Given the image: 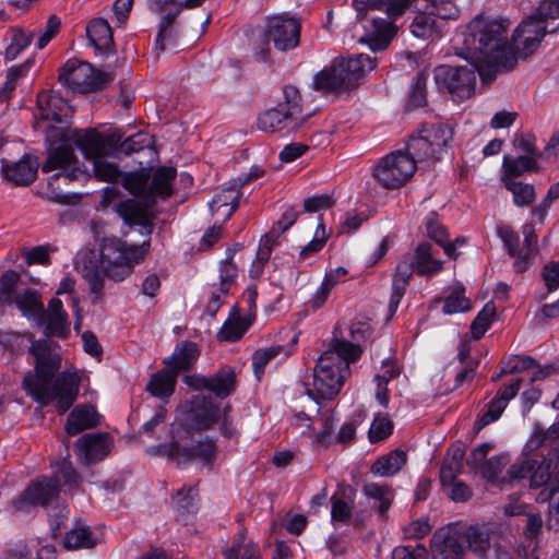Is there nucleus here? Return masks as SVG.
Returning <instances> with one entry per match:
<instances>
[{
	"label": "nucleus",
	"mask_w": 559,
	"mask_h": 559,
	"mask_svg": "<svg viewBox=\"0 0 559 559\" xmlns=\"http://www.w3.org/2000/svg\"><path fill=\"white\" fill-rule=\"evenodd\" d=\"M507 27L501 21L476 15L457 35V55L469 64L436 67L433 80L438 90L448 93L454 102H463L475 94L476 72L490 76L513 70L518 60L507 41Z\"/></svg>",
	"instance_id": "nucleus-1"
},
{
	"label": "nucleus",
	"mask_w": 559,
	"mask_h": 559,
	"mask_svg": "<svg viewBox=\"0 0 559 559\" xmlns=\"http://www.w3.org/2000/svg\"><path fill=\"white\" fill-rule=\"evenodd\" d=\"M29 353L35 357V372L27 373L23 389L41 405L53 403L59 414H64L74 404L80 389L76 373L62 372L55 378L61 359L48 341L32 342Z\"/></svg>",
	"instance_id": "nucleus-2"
},
{
	"label": "nucleus",
	"mask_w": 559,
	"mask_h": 559,
	"mask_svg": "<svg viewBox=\"0 0 559 559\" xmlns=\"http://www.w3.org/2000/svg\"><path fill=\"white\" fill-rule=\"evenodd\" d=\"M456 0H353L358 16L365 19L367 11H379L386 15V20L371 15L367 21V41L372 51L383 50L388 47L397 32L394 22L406 11L432 10L436 16L442 20L456 19L460 10Z\"/></svg>",
	"instance_id": "nucleus-3"
},
{
	"label": "nucleus",
	"mask_w": 559,
	"mask_h": 559,
	"mask_svg": "<svg viewBox=\"0 0 559 559\" xmlns=\"http://www.w3.org/2000/svg\"><path fill=\"white\" fill-rule=\"evenodd\" d=\"M150 249L147 239L139 246H129L121 240H107L102 251L86 250L79 254L76 267L90 285V290L97 298L102 297L104 277L121 282L132 273Z\"/></svg>",
	"instance_id": "nucleus-4"
},
{
	"label": "nucleus",
	"mask_w": 559,
	"mask_h": 559,
	"mask_svg": "<svg viewBox=\"0 0 559 559\" xmlns=\"http://www.w3.org/2000/svg\"><path fill=\"white\" fill-rule=\"evenodd\" d=\"M361 354L362 349L358 345L345 338L334 337L317 360L313 369V389L308 391L309 394H316L314 399L333 400L350 377V365L356 362Z\"/></svg>",
	"instance_id": "nucleus-5"
},
{
	"label": "nucleus",
	"mask_w": 559,
	"mask_h": 559,
	"mask_svg": "<svg viewBox=\"0 0 559 559\" xmlns=\"http://www.w3.org/2000/svg\"><path fill=\"white\" fill-rule=\"evenodd\" d=\"M438 255L439 249L437 247L428 241H423L416 246L414 254L402 257L392 278V292L389 301L390 317L396 312L414 273L430 278L443 270L444 262Z\"/></svg>",
	"instance_id": "nucleus-6"
},
{
	"label": "nucleus",
	"mask_w": 559,
	"mask_h": 559,
	"mask_svg": "<svg viewBox=\"0 0 559 559\" xmlns=\"http://www.w3.org/2000/svg\"><path fill=\"white\" fill-rule=\"evenodd\" d=\"M177 171L174 167H159L155 170L145 194V207L139 201L128 199L116 205V212L130 227L138 226L140 234L150 241L153 223L148 209L156 204L157 199L165 200L173 194V181Z\"/></svg>",
	"instance_id": "nucleus-7"
},
{
	"label": "nucleus",
	"mask_w": 559,
	"mask_h": 559,
	"mask_svg": "<svg viewBox=\"0 0 559 559\" xmlns=\"http://www.w3.org/2000/svg\"><path fill=\"white\" fill-rule=\"evenodd\" d=\"M376 67L369 55L359 53L349 58L337 57L313 79L314 88L323 92L352 90L359 80Z\"/></svg>",
	"instance_id": "nucleus-8"
},
{
	"label": "nucleus",
	"mask_w": 559,
	"mask_h": 559,
	"mask_svg": "<svg viewBox=\"0 0 559 559\" xmlns=\"http://www.w3.org/2000/svg\"><path fill=\"white\" fill-rule=\"evenodd\" d=\"M301 21L289 13L270 15L265 19L266 39L254 48L258 61H267L271 55L270 41L280 51H289L300 44Z\"/></svg>",
	"instance_id": "nucleus-9"
},
{
	"label": "nucleus",
	"mask_w": 559,
	"mask_h": 559,
	"mask_svg": "<svg viewBox=\"0 0 559 559\" xmlns=\"http://www.w3.org/2000/svg\"><path fill=\"white\" fill-rule=\"evenodd\" d=\"M112 75L97 71L88 62L69 60L59 73V81L74 93H91L104 88Z\"/></svg>",
	"instance_id": "nucleus-10"
},
{
	"label": "nucleus",
	"mask_w": 559,
	"mask_h": 559,
	"mask_svg": "<svg viewBox=\"0 0 559 559\" xmlns=\"http://www.w3.org/2000/svg\"><path fill=\"white\" fill-rule=\"evenodd\" d=\"M417 166L404 151L392 152L382 157L373 168V177L389 190L404 186L415 174Z\"/></svg>",
	"instance_id": "nucleus-11"
},
{
	"label": "nucleus",
	"mask_w": 559,
	"mask_h": 559,
	"mask_svg": "<svg viewBox=\"0 0 559 559\" xmlns=\"http://www.w3.org/2000/svg\"><path fill=\"white\" fill-rule=\"evenodd\" d=\"M221 417L219 407L211 397L195 395L177 418L179 427L187 435L211 428Z\"/></svg>",
	"instance_id": "nucleus-12"
},
{
	"label": "nucleus",
	"mask_w": 559,
	"mask_h": 559,
	"mask_svg": "<svg viewBox=\"0 0 559 559\" xmlns=\"http://www.w3.org/2000/svg\"><path fill=\"white\" fill-rule=\"evenodd\" d=\"M182 439L183 438L178 430L174 440L167 447L168 456L174 460L178 466L197 460L202 465L211 469L217 455L215 440L206 437L199 440L195 444L188 447L182 443Z\"/></svg>",
	"instance_id": "nucleus-13"
},
{
	"label": "nucleus",
	"mask_w": 559,
	"mask_h": 559,
	"mask_svg": "<svg viewBox=\"0 0 559 559\" xmlns=\"http://www.w3.org/2000/svg\"><path fill=\"white\" fill-rule=\"evenodd\" d=\"M76 164L78 159L70 145L66 143L57 146L50 145L47 152V158L41 165V171L50 173L52 170H59L49 178V186H52L61 178L73 181L85 176V173L78 167Z\"/></svg>",
	"instance_id": "nucleus-14"
},
{
	"label": "nucleus",
	"mask_w": 559,
	"mask_h": 559,
	"mask_svg": "<svg viewBox=\"0 0 559 559\" xmlns=\"http://www.w3.org/2000/svg\"><path fill=\"white\" fill-rule=\"evenodd\" d=\"M495 20L498 21L497 19ZM500 21L510 26L509 21ZM508 29L509 27H507ZM546 33H549L548 25H544L543 21L537 19V15L532 14L515 28L512 36L513 43L511 44L508 39L507 41L512 47L516 58L515 48L521 50L524 56H528L537 49ZM506 36L508 37V32Z\"/></svg>",
	"instance_id": "nucleus-15"
},
{
	"label": "nucleus",
	"mask_w": 559,
	"mask_h": 559,
	"mask_svg": "<svg viewBox=\"0 0 559 559\" xmlns=\"http://www.w3.org/2000/svg\"><path fill=\"white\" fill-rule=\"evenodd\" d=\"M183 381L193 389H205L221 399L229 396L236 389V373L229 366L219 368L210 377L186 376Z\"/></svg>",
	"instance_id": "nucleus-16"
},
{
	"label": "nucleus",
	"mask_w": 559,
	"mask_h": 559,
	"mask_svg": "<svg viewBox=\"0 0 559 559\" xmlns=\"http://www.w3.org/2000/svg\"><path fill=\"white\" fill-rule=\"evenodd\" d=\"M111 444V438L106 432L85 433L75 441V449L81 462L92 464L105 459Z\"/></svg>",
	"instance_id": "nucleus-17"
},
{
	"label": "nucleus",
	"mask_w": 559,
	"mask_h": 559,
	"mask_svg": "<svg viewBox=\"0 0 559 559\" xmlns=\"http://www.w3.org/2000/svg\"><path fill=\"white\" fill-rule=\"evenodd\" d=\"M492 530L488 525H469L461 534L455 537L462 545L463 549H467L478 559H487L492 547L491 543Z\"/></svg>",
	"instance_id": "nucleus-18"
},
{
	"label": "nucleus",
	"mask_w": 559,
	"mask_h": 559,
	"mask_svg": "<svg viewBox=\"0 0 559 559\" xmlns=\"http://www.w3.org/2000/svg\"><path fill=\"white\" fill-rule=\"evenodd\" d=\"M59 487L50 477L33 481L23 492L19 503L24 506L49 507L59 496Z\"/></svg>",
	"instance_id": "nucleus-19"
},
{
	"label": "nucleus",
	"mask_w": 559,
	"mask_h": 559,
	"mask_svg": "<svg viewBox=\"0 0 559 559\" xmlns=\"http://www.w3.org/2000/svg\"><path fill=\"white\" fill-rule=\"evenodd\" d=\"M40 320L45 319L44 333L48 337L67 338L70 335L71 322L59 298H52Z\"/></svg>",
	"instance_id": "nucleus-20"
},
{
	"label": "nucleus",
	"mask_w": 559,
	"mask_h": 559,
	"mask_svg": "<svg viewBox=\"0 0 559 559\" xmlns=\"http://www.w3.org/2000/svg\"><path fill=\"white\" fill-rule=\"evenodd\" d=\"M1 164L4 178L15 186L26 187L36 179L38 163L29 155H24L20 160L14 163H8L5 159H2Z\"/></svg>",
	"instance_id": "nucleus-21"
},
{
	"label": "nucleus",
	"mask_w": 559,
	"mask_h": 559,
	"mask_svg": "<svg viewBox=\"0 0 559 559\" xmlns=\"http://www.w3.org/2000/svg\"><path fill=\"white\" fill-rule=\"evenodd\" d=\"M37 105L44 120L61 123L70 115L67 100L55 92H40L37 96Z\"/></svg>",
	"instance_id": "nucleus-22"
},
{
	"label": "nucleus",
	"mask_w": 559,
	"mask_h": 559,
	"mask_svg": "<svg viewBox=\"0 0 559 559\" xmlns=\"http://www.w3.org/2000/svg\"><path fill=\"white\" fill-rule=\"evenodd\" d=\"M100 416L95 406L91 404H81L75 406L67 418L66 431L70 436H75L86 429H92L99 424Z\"/></svg>",
	"instance_id": "nucleus-23"
},
{
	"label": "nucleus",
	"mask_w": 559,
	"mask_h": 559,
	"mask_svg": "<svg viewBox=\"0 0 559 559\" xmlns=\"http://www.w3.org/2000/svg\"><path fill=\"white\" fill-rule=\"evenodd\" d=\"M72 136L75 145L83 152L86 158H93L94 160L103 156L106 150V142L97 130H76Z\"/></svg>",
	"instance_id": "nucleus-24"
},
{
	"label": "nucleus",
	"mask_w": 559,
	"mask_h": 559,
	"mask_svg": "<svg viewBox=\"0 0 559 559\" xmlns=\"http://www.w3.org/2000/svg\"><path fill=\"white\" fill-rule=\"evenodd\" d=\"M198 357L199 349L197 344L185 341L176 346L173 355L165 359L164 364L179 376L180 372L189 370Z\"/></svg>",
	"instance_id": "nucleus-25"
},
{
	"label": "nucleus",
	"mask_w": 559,
	"mask_h": 559,
	"mask_svg": "<svg viewBox=\"0 0 559 559\" xmlns=\"http://www.w3.org/2000/svg\"><path fill=\"white\" fill-rule=\"evenodd\" d=\"M362 495L367 500L373 501V507L383 518L391 508L394 500V490L386 484L365 481L361 487Z\"/></svg>",
	"instance_id": "nucleus-26"
},
{
	"label": "nucleus",
	"mask_w": 559,
	"mask_h": 559,
	"mask_svg": "<svg viewBox=\"0 0 559 559\" xmlns=\"http://www.w3.org/2000/svg\"><path fill=\"white\" fill-rule=\"evenodd\" d=\"M90 44L100 52H110L114 48V36L109 23L102 17L90 21L86 26Z\"/></svg>",
	"instance_id": "nucleus-27"
},
{
	"label": "nucleus",
	"mask_w": 559,
	"mask_h": 559,
	"mask_svg": "<svg viewBox=\"0 0 559 559\" xmlns=\"http://www.w3.org/2000/svg\"><path fill=\"white\" fill-rule=\"evenodd\" d=\"M430 545L433 559H466L464 549L454 535L435 533Z\"/></svg>",
	"instance_id": "nucleus-28"
},
{
	"label": "nucleus",
	"mask_w": 559,
	"mask_h": 559,
	"mask_svg": "<svg viewBox=\"0 0 559 559\" xmlns=\"http://www.w3.org/2000/svg\"><path fill=\"white\" fill-rule=\"evenodd\" d=\"M178 376L168 367L153 373L146 383V391L166 402L175 392Z\"/></svg>",
	"instance_id": "nucleus-29"
},
{
	"label": "nucleus",
	"mask_w": 559,
	"mask_h": 559,
	"mask_svg": "<svg viewBox=\"0 0 559 559\" xmlns=\"http://www.w3.org/2000/svg\"><path fill=\"white\" fill-rule=\"evenodd\" d=\"M531 369H536L531 377L533 382L545 379L552 371L551 367L542 368L537 366L535 360L528 356H513L502 361L501 373H516Z\"/></svg>",
	"instance_id": "nucleus-30"
},
{
	"label": "nucleus",
	"mask_w": 559,
	"mask_h": 559,
	"mask_svg": "<svg viewBox=\"0 0 559 559\" xmlns=\"http://www.w3.org/2000/svg\"><path fill=\"white\" fill-rule=\"evenodd\" d=\"M13 305L27 318H43L45 314L41 295L38 290L24 287L14 298Z\"/></svg>",
	"instance_id": "nucleus-31"
},
{
	"label": "nucleus",
	"mask_w": 559,
	"mask_h": 559,
	"mask_svg": "<svg viewBox=\"0 0 559 559\" xmlns=\"http://www.w3.org/2000/svg\"><path fill=\"white\" fill-rule=\"evenodd\" d=\"M406 460V453L397 449L378 457L372 463L370 472L374 476L390 477L395 475L405 465Z\"/></svg>",
	"instance_id": "nucleus-32"
},
{
	"label": "nucleus",
	"mask_w": 559,
	"mask_h": 559,
	"mask_svg": "<svg viewBox=\"0 0 559 559\" xmlns=\"http://www.w3.org/2000/svg\"><path fill=\"white\" fill-rule=\"evenodd\" d=\"M296 119L288 116L284 110V104L263 111L257 119V126L260 130L266 132H276L287 127V124Z\"/></svg>",
	"instance_id": "nucleus-33"
},
{
	"label": "nucleus",
	"mask_w": 559,
	"mask_h": 559,
	"mask_svg": "<svg viewBox=\"0 0 559 559\" xmlns=\"http://www.w3.org/2000/svg\"><path fill=\"white\" fill-rule=\"evenodd\" d=\"M349 493L346 490L342 495L335 493L331 498V521L332 523L348 524L353 515V506L355 489L348 488Z\"/></svg>",
	"instance_id": "nucleus-34"
},
{
	"label": "nucleus",
	"mask_w": 559,
	"mask_h": 559,
	"mask_svg": "<svg viewBox=\"0 0 559 559\" xmlns=\"http://www.w3.org/2000/svg\"><path fill=\"white\" fill-rule=\"evenodd\" d=\"M405 153L412 156L415 165L420 162H437L439 154L431 146L430 142L419 132L409 139Z\"/></svg>",
	"instance_id": "nucleus-35"
},
{
	"label": "nucleus",
	"mask_w": 559,
	"mask_h": 559,
	"mask_svg": "<svg viewBox=\"0 0 559 559\" xmlns=\"http://www.w3.org/2000/svg\"><path fill=\"white\" fill-rule=\"evenodd\" d=\"M9 44L4 51V59L12 61L19 57V55L29 46L34 38V33L17 27H12L8 32Z\"/></svg>",
	"instance_id": "nucleus-36"
},
{
	"label": "nucleus",
	"mask_w": 559,
	"mask_h": 559,
	"mask_svg": "<svg viewBox=\"0 0 559 559\" xmlns=\"http://www.w3.org/2000/svg\"><path fill=\"white\" fill-rule=\"evenodd\" d=\"M34 66V59H27L25 62L11 67L7 71L5 81L0 88V99L9 100L12 93L20 85L21 81L27 75L31 68Z\"/></svg>",
	"instance_id": "nucleus-37"
},
{
	"label": "nucleus",
	"mask_w": 559,
	"mask_h": 559,
	"mask_svg": "<svg viewBox=\"0 0 559 559\" xmlns=\"http://www.w3.org/2000/svg\"><path fill=\"white\" fill-rule=\"evenodd\" d=\"M420 133L430 142L439 155L452 140L453 135L452 129L443 123L425 124Z\"/></svg>",
	"instance_id": "nucleus-38"
},
{
	"label": "nucleus",
	"mask_w": 559,
	"mask_h": 559,
	"mask_svg": "<svg viewBox=\"0 0 559 559\" xmlns=\"http://www.w3.org/2000/svg\"><path fill=\"white\" fill-rule=\"evenodd\" d=\"M522 233L524 236L522 246L524 255H521L522 259L514 261V269L518 273L526 271L537 253V235L535 234L534 226L530 224L524 225Z\"/></svg>",
	"instance_id": "nucleus-39"
},
{
	"label": "nucleus",
	"mask_w": 559,
	"mask_h": 559,
	"mask_svg": "<svg viewBox=\"0 0 559 559\" xmlns=\"http://www.w3.org/2000/svg\"><path fill=\"white\" fill-rule=\"evenodd\" d=\"M21 285V275L13 271L7 270L0 276V304L12 306L16 295L23 289Z\"/></svg>",
	"instance_id": "nucleus-40"
},
{
	"label": "nucleus",
	"mask_w": 559,
	"mask_h": 559,
	"mask_svg": "<svg viewBox=\"0 0 559 559\" xmlns=\"http://www.w3.org/2000/svg\"><path fill=\"white\" fill-rule=\"evenodd\" d=\"M96 544L97 538L94 536L90 527L83 525H75L66 534L63 540L64 548L69 550L93 548Z\"/></svg>",
	"instance_id": "nucleus-41"
},
{
	"label": "nucleus",
	"mask_w": 559,
	"mask_h": 559,
	"mask_svg": "<svg viewBox=\"0 0 559 559\" xmlns=\"http://www.w3.org/2000/svg\"><path fill=\"white\" fill-rule=\"evenodd\" d=\"M224 555L226 559H260V549L255 543L247 539L245 532H241Z\"/></svg>",
	"instance_id": "nucleus-42"
},
{
	"label": "nucleus",
	"mask_w": 559,
	"mask_h": 559,
	"mask_svg": "<svg viewBox=\"0 0 559 559\" xmlns=\"http://www.w3.org/2000/svg\"><path fill=\"white\" fill-rule=\"evenodd\" d=\"M239 199V189H237L235 186H230L222 189L214 195L212 202L210 203V209L212 213H218L221 209L228 207L225 216L229 217L238 207Z\"/></svg>",
	"instance_id": "nucleus-43"
},
{
	"label": "nucleus",
	"mask_w": 559,
	"mask_h": 559,
	"mask_svg": "<svg viewBox=\"0 0 559 559\" xmlns=\"http://www.w3.org/2000/svg\"><path fill=\"white\" fill-rule=\"evenodd\" d=\"M32 334L12 331H0V345L11 356H19L24 353L28 343L32 344Z\"/></svg>",
	"instance_id": "nucleus-44"
},
{
	"label": "nucleus",
	"mask_w": 559,
	"mask_h": 559,
	"mask_svg": "<svg viewBox=\"0 0 559 559\" xmlns=\"http://www.w3.org/2000/svg\"><path fill=\"white\" fill-rule=\"evenodd\" d=\"M150 175L145 171H134L121 177L122 186L131 194L141 198L140 204L145 207V194L148 189Z\"/></svg>",
	"instance_id": "nucleus-45"
},
{
	"label": "nucleus",
	"mask_w": 559,
	"mask_h": 559,
	"mask_svg": "<svg viewBox=\"0 0 559 559\" xmlns=\"http://www.w3.org/2000/svg\"><path fill=\"white\" fill-rule=\"evenodd\" d=\"M417 12L409 28L418 38H429L436 32V14L432 10H415Z\"/></svg>",
	"instance_id": "nucleus-46"
},
{
	"label": "nucleus",
	"mask_w": 559,
	"mask_h": 559,
	"mask_svg": "<svg viewBox=\"0 0 559 559\" xmlns=\"http://www.w3.org/2000/svg\"><path fill=\"white\" fill-rule=\"evenodd\" d=\"M281 354H284V356L288 355L282 345H272L266 348H260L253 353L252 368L258 380H260L264 374L266 365Z\"/></svg>",
	"instance_id": "nucleus-47"
},
{
	"label": "nucleus",
	"mask_w": 559,
	"mask_h": 559,
	"mask_svg": "<svg viewBox=\"0 0 559 559\" xmlns=\"http://www.w3.org/2000/svg\"><path fill=\"white\" fill-rule=\"evenodd\" d=\"M502 166L506 177H520L526 171L538 170L537 159L532 156H504Z\"/></svg>",
	"instance_id": "nucleus-48"
},
{
	"label": "nucleus",
	"mask_w": 559,
	"mask_h": 559,
	"mask_svg": "<svg viewBox=\"0 0 559 559\" xmlns=\"http://www.w3.org/2000/svg\"><path fill=\"white\" fill-rule=\"evenodd\" d=\"M472 309L471 300L465 296V288L457 284L451 293L444 298L443 313L453 314L465 312Z\"/></svg>",
	"instance_id": "nucleus-49"
},
{
	"label": "nucleus",
	"mask_w": 559,
	"mask_h": 559,
	"mask_svg": "<svg viewBox=\"0 0 559 559\" xmlns=\"http://www.w3.org/2000/svg\"><path fill=\"white\" fill-rule=\"evenodd\" d=\"M50 478L56 480L59 488L61 484L68 486L70 489L76 488L81 481L80 475L74 469L72 463L67 459L56 463L53 466V475Z\"/></svg>",
	"instance_id": "nucleus-50"
},
{
	"label": "nucleus",
	"mask_w": 559,
	"mask_h": 559,
	"mask_svg": "<svg viewBox=\"0 0 559 559\" xmlns=\"http://www.w3.org/2000/svg\"><path fill=\"white\" fill-rule=\"evenodd\" d=\"M534 15H537V19L543 21L544 25H548L549 33L556 32L559 28V1H542Z\"/></svg>",
	"instance_id": "nucleus-51"
},
{
	"label": "nucleus",
	"mask_w": 559,
	"mask_h": 559,
	"mask_svg": "<svg viewBox=\"0 0 559 559\" xmlns=\"http://www.w3.org/2000/svg\"><path fill=\"white\" fill-rule=\"evenodd\" d=\"M235 251L227 250V257L219 267V290L222 294H228L237 277V265L233 262Z\"/></svg>",
	"instance_id": "nucleus-52"
},
{
	"label": "nucleus",
	"mask_w": 559,
	"mask_h": 559,
	"mask_svg": "<svg viewBox=\"0 0 559 559\" xmlns=\"http://www.w3.org/2000/svg\"><path fill=\"white\" fill-rule=\"evenodd\" d=\"M504 180L506 188L512 192L513 201L518 206H526L535 199L534 186L515 180Z\"/></svg>",
	"instance_id": "nucleus-53"
},
{
	"label": "nucleus",
	"mask_w": 559,
	"mask_h": 559,
	"mask_svg": "<svg viewBox=\"0 0 559 559\" xmlns=\"http://www.w3.org/2000/svg\"><path fill=\"white\" fill-rule=\"evenodd\" d=\"M247 324L245 320L239 316L238 311L234 309L230 318L224 323L219 331V336L224 341H237L246 332Z\"/></svg>",
	"instance_id": "nucleus-54"
},
{
	"label": "nucleus",
	"mask_w": 559,
	"mask_h": 559,
	"mask_svg": "<svg viewBox=\"0 0 559 559\" xmlns=\"http://www.w3.org/2000/svg\"><path fill=\"white\" fill-rule=\"evenodd\" d=\"M498 236L501 238L507 252L515 260L522 259L524 249L521 247L520 237L510 226L503 225L497 228Z\"/></svg>",
	"instance_id": "nucleus-55"
},
{
	"label": "nucleus",
	"mask_w": 559,
	"mask_h": 559,
	"mask_svg": "<svg viewBox=\"0 0 559 559\" xmlns=\"http://www.w3.org/2000/svg\"><path fill=\"white\" fill-rule=\"evenodd\" d=\"M495 314V305L492 302L486 304L471 324V331L475 340H479L484 336V334L490 326Z\"/></svg>",
	"instance_id": "nucleus-56"
},
{
	"label": "nucleus",
	"mask_w": 559,
	"mask_h": 559,
	"mask_svg": "<svg viewBox=\"0 0 559 559\" xmlns=\"http://www.w3.org/2000/svg\"><path fill=\"white\" fill-rule=\"evenodd\" d=\"M94 173L98 180L106 182H116L121 178L119 167L106 160L103 156L93 160Z\"/></svg>",
	"instance_id": "nucleus-57"
},
{
	"label": "nucleus",
	"mask_w": 559,
	"mask_h": 559,
	"mask_svg": "<svg viewBox=\"0 0 559 559\" xmlns=\"http://www.w3.org/2000/svg\"><path fill=\"white\" fill-rule=\"evenodd\" d=\"M283 94L284 100L280 104H284V110L288 112V116L298 120L302 111L301 95L298 88L293 85H285Z\"/></svg>",
	"instance_id": "nucleus-58"
},
{
	"label": "nucleus",
	"mask_w": 559,
	"mask_h": 559,
	"mask_svg": "<svg viewBox=\"0 0 559 559\" xmlns=\"http://www.w3.org/2000/svg\"><path fill=\"white\" fill-rule=\"evenodd\" d=\"M318 415L319 417L316 421L320 420L322 428L313 433V437L316 442L328 445L331 442L335 418L331 411H321L320 408L318 409Z\"/></svg>",
	"instance_id": "nucleus-59"
},
{
	"label": "nucleus",
	"mask_w": 559,
	"mask_h": 559,
	"mask_svg": "<svg viewBox=\"0 0 559 559\" xmlns=\"http://www.w3.org/2000/svg\"><path fill=\"white\" fill-rule=\"evenodd\" d=\"M506 400L503 399H497L493 397L487 405L486 409L483 412L481 416L479 417L477 424L478 429H481L489 424L496 421L498 418H500L501 414L506 409Z\"/></svg>",
	"instance_id": "nucleus-60"
},
{
	"label": "nucleus",
	"mask_w": 559,
	"mask_h": 559,
	"mask_svg": "<svg viewBox=\"0 0 559 559\" xmlns=\"http://www.w3.org/2000/svg\"><path fill=\"white\" fill-rule=\"evenodd\" d=\"M280 236L281 235L275 229L271 228V230L261 238L257 252L259 269L270 260L273 247L277 243Z\"/></svg>",
	"instance_id": "nucleus-61"
},
{
	"label": "nucleus",
	"mask_w": 559,
	"mask_h": 559,
	"mask_svg": "<svg viewBox=\"0 0 559 559\" xmlns=\"http://www.w3.org/2000/svg\"><path fill=\"white\" fill-rule=\"evenodd\" d=\"M328 237L325 226L321 221L316 229L313 239L300 250L299 258L305 260L311 254L319 252L324 247Z\"/></svg>",
	"instance_id": "nucleus-62"
},
{
	"label": "nucleus",
	"mask_w": 559,
	"mask_h": 559,
	"mask_svg": "<svg viewBox=\"0 0 559 559\" xmlns=\"http://www.w3.org/2000/svg\"><path fill=\"white\" fill-rule=\"evenodd\" d=\"M508 463L509 457L507 455L490 457L481 465V474L489 481H493Z\"/></svg>",
	"instance_id": "nucleus-63"
},
{
	"label": "nucleus",
	"mask_w": 559,
	"mask_h": 559,
	"mask_svg": "<svg viewBox=\"0 0 559 559\" xmlns=\"http://www.w3.org/2000/svg\"><path fill=\"white\" fill-rule=\"evenodd\" d=\"M392 559H427V550L421 544L413 546H397L392 552Z\"/></svg>",
	"instance_id": "nucleus-64"
}]
</instances>
